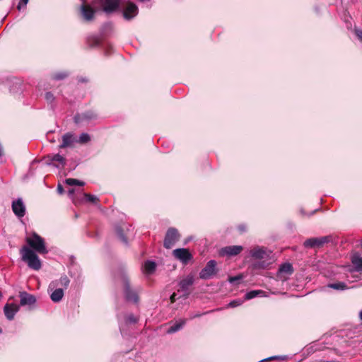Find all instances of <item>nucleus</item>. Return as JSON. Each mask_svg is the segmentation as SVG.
Returning <instances> with one entry per match:
<instances>
[{
	"label": "nucleus",
	"mask_w": 362,
	"mask_h": 362,
	"mask_svg": "<svg viewBox=\"0 0 362 362\" xmlns=\"http://www.w3.org/2000/svg\"><path fill=\"white\" fill-rule=\"evenodd\" d=\"M120 0H94L92 4L83 3L81 7V14L86 21L93 20L95 15L100 10L96 7L99 4L105 12H111L117 8Z\"/></svg>",
	"instance_id": "1"
},
{
	"label": "nucleus",
	"mask_w": 362,
	"mask_h": 362,
	"mask_svg": "<svg viewBox=\"0 0 362 362\" xmlns=\"http://www.w3.org/2000/svg\"><path fill=\"white\" fill-rule=\"evenodd\" d=\"M20 254L21 255L22 260L26 262L30 268L37 271L41 268L42 264L40 259L35 252L31 248L24 245L21 249Z\"/></svg>",
	"instance_id": "2"
},
{
	"label": "nucleus",
	"mask_w": 362,
	"mask_h": 362,
	"mask_svg": "<svg viewBox=\"0 0 362 362\" xmlns=\"http://www.w3.org/2000/svg\"><path fill=\"white\" fill-rule=\"evenodd\" d=\"M20 254L21 255L22 260L26 262L30 268L37 271L41 268L42 264L40 259L35 252L31 248L24 245L21 249Z\"/></svg>",
	"instance_id": "3"
},
{
	"label": "nucleus",
	"mask_w": 362,
	"mask_h": 362,
	"mask_svg": "<svg viewBox=\"0 0 362 362\" xmlns=\"http://www.w3.org/2000/svg\"><path fill=\"white\" fill-rule=\"evenodd\" d=\"M25 240L33 251L40 254L47 253L44 239L36 233H33L32 237L26 238Z\"/></svg>",
	"instance_id": "4"
},
{
	"label": "nucleus",
	"mask_w": 362,
	"mask_h": 362,
	"mask_svg": "<svg viewBox=\"0 0 362 362\" xmlns=\"http://www.w3.org/2000/svg\"><path fill=\"white\" fill-rule=\"evenodd\" d=\"M122 284L126 300L134 303H138L139 300L138 291L132 288L129 279L126 275L122 276Z\"/></svg>",
	"instance_id": "5"
},
{
	"label": "nucleus",
	"mask_w": 362,
	"mask_h": 362,
	"mask_svg": "<svg viewBox=\"0 0 362 362\" xmlns=\"http://www.w3.org/2000/svg\"><path fill=\"white\" fill-rule=\"evenodd\" d=\"M332 240V237L329 235L322 236L320 238H311L307 239L303 243V246L307 248H320L325 244L329 243Z\"/></svg>",
	"instance_id": "6"
},
{
	"label": "nucleus",
	"mask_w": 362,
	"mask_h": 362,
	"mask_svg": "<svg viewBox=\"0 0 362 362\" xmlns=\"http://www.w3.org/2000/svg\"><path fill=\"white\" fill-rule=\"evenodd\" d=\"M180 238V235L176 228H169L165 233L163 246L167 249H170Z\"/></svg>",
	"instance_id": "7"
},
{
	"label": "nucleus",
	"mask_w": 362,
	"mask_h": 362,
	"mask_svg": "<svg viewBox=\"0 0 362 362\" xmlns=\"http://www.w3.org/2000/svg\"><path fill=\"white\" fill-rule=\"evenodd\" d=\"M216 264L217 263L215 260L209 261L199 272V278L202 279H209L215 275L217 272L216 269Z\"/></svg>",
	"instance_id": "8"
},
{
	"label": "nucleus",
	"mask_w": 362,
	"mask_h": 362,
	"mask_svg": "<svg viewBox=\"0 0 362 362\" xmlns=\"http://www.w3.org/2000/svg\"><path fill=\"white\" fill-rule=\"evenodd\" d=\"M194 282V276L192 275H188L180 281L178 291L185 292V296L187 297L190 294L189 288L193 285Z\"/></svg>",
	"instance_id": "9"
},
{
	"label": "nucleus",
	"mask_w": 362,
	"mask_h": 362,
	"mask_svg": "<svg viewBox=\"0 0 362 362\" xmlns=\"http://www.w3.org/2000/svg\"><path fill=\"white\" fill-rule=\"evenodd\" d=\"M173 252L175 257L184 264H187L192 258L189 250L185 248L175 249Z\"/></svg>",
	"instance_id": "10"
},
{
	"label": "nucleus",
	"mask_w": 362,
	"mask_h": 362,
	"mask_svg": "<svg viewBox=\"0 0 362 362\" xmlns=\"http://www.w3.org/2000/svg\"><path fill=\"white\" fill-rule=\"evenodd\" d=\"M20 305L21 306L33 305L36 302V298L34 295L25 291L19 292Z\"/></svg>",
	"instance_id": "11"
},
{
	"label": "nucleus",
	"mask_w": 362,
	"mask_h": 362,
	"mask_svg": "<svg viewBox=\"0 0 362 362\" xmlns=\"http://www.w3.org/2000/svg\"><path fill=\"white\" fill-rule=\"evenodd\" d=\"M97 114L93 110L86 111L82 114H76L74 120L75 123L78 124L83 121L95 119L97 118Z\"/></svg>",
	"instance_id": "12"
},
{
	"label": "nucleus",
	"mask_w": 362,
	"mask_h": 362,
	"mask_svg": "<svg viewBox=\"0 0 362 362\" xmlns=\"http://www.w3.org/2000/svg\"><path fill=\"white\" fill-rule=\"evenodd\" d=\"M243 250V247L240 245H230L221 248L220 251L221 255L235 256Z\"/></svg>",
	"instance_id": "13"
},
{
	"label": "nucleus",
	"mask_w": 362,
	"mask_h": 362,
	"mask_svg": "<svg viewBox=\"0 0 362 362\" xmlns=\"http://www.w3.org/2000/svg\"><path fill=\"white\" fill-rule=\"evenodd\" d=\"M77 139L74 134L68 132L62 136V143L59 145L60 148L73 147Z\"/></svg>",
	"instance_id": "14"
},
{
	"label": "nucleus",
	"mask_w": 362,
	"mask_h": 362,
	"mask_svg": "<svg viewBox=\"0 0 362 362\" xmlns=\"http://www.w3.org/2000/svg\"><path fill=\"white\" fill-rule=\"evenodd\" d=\"M104 39V35L100 34V35H90L86 38V42L90 48L95 47L100 45L102 41Z\"/></svg>",
	"instance_id": "15"
},
{
	"label": "nucleus",
	"mask_w": 362,
	"mask_h": 362,
	"mask_svg": "<svg viewBox=\"0 0 362 362\" xmlns=\"http://www.w3.org/2000/svg\"><path fill=\"white\" fill-rule=\"evenodd\" d=\"M13 213L18 217H23L25 213V206L21 199L13 201L12 203Z\"/></svg>",
	"instance_id": "16"
},
{
	"label": "nucleus",
	"mask_w": 362,
	"mask_h": 362,
	"mask_svg": "<svg viewBox=\"0 0 362 362\" xmlns=\"http://www.w3.org/2000/svg\"><path fill=\"white\" fill-rule=\"evenodd\" d=\"M19 310V307L15 304H6L4 308V314L8 320L14 318L15 314Z\"/></svg>",
	"instance_id": "17"
},
{
	"label": "nucleus",
	"mask_w": 362,
	"mask_h": 362,
	"mask_svg": "<svg viewBox=\"0 0 362 362\" xmlns=\"http://www.w3.org/2000/svg\"><path fill=\"white\" fill-rule=\"evenodd\" d=\"M69 283H70L69 279L67 277V276L64 275V276H62L58 281L52 282L49 286V288L54 289L57 286H60L63 287L62 288L63 289L64 288L66 289L69 286Z\"/></svg>",
	"instance_id": "18"
},
{
	"label": "nucleus",
	"mask_w": 362,
	"mask_h": 362,
	"mask_svg": "<svg viewBox=\"0 0 362 362\" xmlns=\"http://www.w3.org/2000/svg\"><path fill=\"white\" fill-rule=\"evenodd\" d=\"M137 14V7L132 3L128 4L124 11L127 20H130Z\"/></svg>",
	"instance_id": "19"
},
{
	"label": "nucleus",
	"mask_w": 362,
	"mask_h": 362,
	"mask_svg": "<svg viewBox=\"0 0 362 362\" xmlns=\"http://www.w3.org/2000/svg\"><path fill=\"white\" fill-rule=\"evenodd\" d=\"M250 253L251 256L257 259H264L269 255L267 251L265 249L259 247L253 248Z\"/></svg>",
	"instance_id": "20"
},
{
	"label": "nucleus",
	"mask_w": 362,
	"mask_h": 362,
	"mask_svg": "<svg viewBox=\"0 0 362 362\" xmlns=\"http://www.w3.org/2000/svg\"><path fill=\"white\" fill-rule=\"evenodd\" d=\"M47 158L49 161L58 163V164L54 163L56 167H59V165H61L62 166H64L66 165V158L59 153L54 155H47Z\"/></svg>",
	"instance_id": "21"
},
{
	"label": "nucleus",
	"mask_w": 362,
	"mask_h": 362,
	"mask_svg": "<svg viewBox=\"0 0 362 362\" xmlns=\"http://www.w3.org/2000/svg\"><path fill=\"white\" fill-rule=\"evenodd\" d=\"M351 262L356 272H362V257L358 252L352 255Z\"/></svg>",
	"instance_id": "22"
},
{
	"label": "nucleus",
	"mask_w": 362,
	"mask_h": 362,
	"mask_svg": "<svg viewBox=\"0 0 362 362\" xmlns=\"http://www.w3.org/2000/svg\"><path fill=\"white\" fill-rule=\"evenodd\" d=\"M64 296V289L62 288H55L50 295L51 300L54 303L59 302Z\"/></svg>",
	"instance_id": "23"
},
{
	"label": "nucleus",
	"mask_w": 362,
	"mask_h": 362,
	"mask_svg": "<svg viewBox=\"0 0 362 362\" xmlns=\"http://www.w3.org/2000/svg\"><path fill=\"white\" fill-rule=\"evenodd\" d=\"M186 323V320L181 319L179 321L175 322L173 325H171L168 330V333H174L180 330Z\"/></svg>",
	"instance_id": "24"
},
{
	"label": "nucleus",
	"mask_w": 362,
	"mask_h": 362,
	"mask_svg": "<svg viewBox=\"0 0 362 362\" xmlns=\"http://www.w3.org/2000/svg\"><path fill=\"white\" fill-rule=\"evenodd\" d=\"M279 271L281 273H284L286 274L291 275L293 272V268L292 264H291L290 263H285V264H283L279 267Z\"/></svg>",
	"instance_id": "25"
},
{
	"label": "nucleus",
	"mask_w": 362,
	"mask_h": 362,
	"mask_svg": "<svg viewBox=\"0 0 362 362\" xmlns=\"http://www.w3.org/2000/svg\"><path fill=\"white\" fill-rule=\"evenodd\" d=\"M115 232L120 240L124 243L127 244V238L125 236L123 228L121 226H117L115 227Z\"/></svg>",
	"instance_id": "26"
},
{
	"label": "nucleus",
	"mask_w": 362,
	"mask_h": 362,
	"mask_svg": "<svg viewBox=\"0 0 362 362\" xmlns=\"http://www.w3.org/2000/svg\"><path fill=\"white\" fill-rule=\"evenodd\" d=\"M156 263L153 261H146L144 264V269L147 274H152L156 270Z\"/></svg>",
	"instance_id": "27"
},
{
	"label": "nucleus",
	"mask_w": 362,
	"mask_h": 362,
	"mask_svg": "<svg viewBox=\"0 0 362 362\" xmlns=\"http://www.w3.org/2000/svg\"><path fill=\"white\" fill-rule=\"evenodd\" d=\"M263 293L261 290H253L247 292L244 297L245 300H250L257 297L259 293Z\"/></svg>",
	"instance_id": "28"
},
{
	"label": "nucleus",
	"mask_w": 362,
	"mask_h": 362,
	"mask_svg": "<svg viewBox=\"0 0 362 362\" xmlns=\"http://www.w3.org/2000/svg\"><path fill=\"white\" fill-rule=\"evenodd\" d=\"M65 182L66 185H68L69 186H74V185L83 186L85 184L83 182L80 181L77 179H74V178L66 179Z\"/></svg>",
	"instance_id": "29"
},
{
	"label": "nucleus",
	"mask_w": 362,
	"mask_h": 362,
	"mask_svg": "<svg viewBox=\"0 0 362 362\" xmlns=\"http://www.w3.org/2000/svg\"><path fill=\"white\" fill-rule=\"evenodd\" d=\"M329 287L335 290H344L347 288V286L343 282H338L329 284Z\"/></svg>",
	"instance_id": "30"
},
{
	"label": "nucleus",
	"mask_w": 362,
	"mask_h": 362,
	"mask_svg": "<svg viewBox=\"0 0 362 362\" xmlns=\"http://www.w3.org/2000/svg\"><path fill=\"white\" fill-rule=\"evenodd\" d=\"M90 141V136H89V134L86 133H83L80 135L78 140H77V142L80 144H86Z\"/></svg>",
	"instance_id": "31"
},
{
	"label": "nucleus",
	"mask_w": 362,
	"mask_h": 362,
	"mask_svg": "<svg viewBox=\"0 0 362 362\" xmlns=\"http://www.w3.org/2000/svg\"><path fill=\"white\" fill-rule=\"evenodd\" d=\"M84 197L86 198L87 202H91L93 204H96L99 202V199L96 196L92 195L88 193H85Z\"/></svg>",
	"instance_id": "32"
},
{
	"label": "nucleus",
	"mask_w": 362,
	"mask_h": 362,
	"mask_svg": "<svg viewBox=\"0 0 362 362\" xmlns=\"http://www.w3.org/2000/svg\"><path fill=\"white\" fill-rule=\"evenodd\" d=\"M68 76V74L66 72H59L56 73L53 75L52 78L54 80H63Z\"/></svg>",
	"instance_id": "33"
},
{
	"label": "nucleus",
	"mask_w": 362,
	"mask_h": 362,
	"mask_svg": "<svg viewBox=\"0 0 362 362\" xmlns=\"http://www.w3.org/2000/svg\"><path fill=\"white\" fill-rule=\"evenodd\" d=\"M244 300H240V299H236V300H233L232 301H230L228 304V307L230 308H235V307H238L240 305H242V303H243Z\"/></svg>",
	"instance_id": "34"
},
{
	"label": "nucleus",
	"mask_w": 362,
	"mask_h": 362,
	"mask_svg": "<svg viewBox=\"0 0 362 362\" xmlns=\"http://www.w3.org/2000/svg\"><path fill=\"white\" fill-rule=\"evenodd\" d=\"M243 276L242 274L235 276H230L228 278V281L231 284H233L236 281H238L243 279Z\"/></svg>",
	"instance_id": "35"
},
{
	"label": "nucleus",
	"mask_w": 362,
	"mask_h": 362,
	"mask_svg": "<svg viewBox=\"0 0 362 362\" xmlns=\"http://www.w3.org/2000/svg\"><path fill=\"white\" fill-rule=\"evenodd\" d=\"M238 230L239 233L242 234L247 230V227L245 224L242 223L238 226Z\"/></svg>",
	"instance_id": "36"
},
{
	"label": "nucleus",
	"mask_w": 362,
	"mask_h": 362,
	"mask_svg": "<svg viewBox=\"0 0 362 362\" xmlns=\"http://www.w3.org/2000/svg\"><path fill=\"white\" fill-rule=\"evenodd\" d=\"M28 2V0H20L18 5V9L21 11V9L24 8L25 6L27 5Z\"/></svg>",
	"instance_id": "37"
},
{
	"label": "nucleus",
	"mask_w": 362,
	"mask_h": 362,
	"mask_svg": "<svg viewBox=\"0 0 362 362\" xmlns=\"http://www.w3.org/2000/svg\"><path fill=\"white\" fill-rule=\"evenodd\" d=\"M286 358H287V357L286 356H272V357L266 358V359L263 360L262 361H269L276 360V359L285 360Z\"/></svg>",
	"instance_id": "38"
},
{
	"label": "nucleus",
	"mask_w": 362,
	"mask_h": 362,
	"mask_svg": "<svg viewBox=\"0 0 362 362\" xmlns=\"http://www.w3.org/2000/svg\"><path fill=\"white\" fill-rule=\"evenodd\" d=\"M354 30H355V34L357 36V37L358 38V40H360L362 42V30H360V29H358L356 28L354 29Z\"/></svg>",
	"instance_id": "39"
},
{
	"label": "nucleus",
	"mask_w": 362,
	"mask_h": 362,
	"mask_svg": "<svg viewBox=\"0 0 362 362\" xmlns=\"http://www.w3.org/2000/svg\"><path fill=\"white\" fill-rule=\"evenodd\" d=\"M45 98L48 102H52L54 100V95L52 93L47 92L45 94Z\"/></svg>",
	"instance_id": "40"
},
{
	"label": "nucleus",
	"mask_w": 362,
	"mask_h": 362,
	"mask_svg": "<svg viewBox=\"0 0 362 362\" xmlns=\"http://www.w3.org/2000/svg\"><path fill=\"white\" fill-rule=\"evenodd\" d=\"M127 321L130 323H136L137 322V319L133 315H129L127 317Z\"/></svg>",
	"instance_id": "41"
},
{
	"label": "nucleus",
	"mask_w": 362,
	"mask_h": 362,
	"mask_svg": "<svg viewBox=\"0 0 362 362\" xmlns=\"http://www.w3.org/2000/svg\"><path fill=\"white\" fill-rule=\"evenodd\" d=\"M170 303H174L175 301H176V293H173L170 297Z\"/></svg>",
	"instance_id": "42"
},
{
	"label": "nucleus",
	"mask_w": 362,
	"mask_h": 362,
	"mask_svg": "<svg viewBox=\"0 0 362 362\" xmlns=\"http://www.w3.org/2000/svg\"><path fill=\"white\" fill-rule=\"evenodd\" d=\"M57 192L61 194H63V192H64V188H63L62 185L60 184H59L57 186Z\"/></svg>",
	"instance_id": "43"
},
{
	"label": "nucleus",
	"mask_w": 362,
	"mask_h": 362,
	"mask_svg": "<svg viewBox=\"0 0 362 362\" xmlns=\"http://www.w3.org/2000/svg\"><path fill=\"white\" fill-rule=\"evenodd\" d=\"M255 268H264V266L263 264H255Z\"/></svg>",
	"instance_id": "44"
},
{
	"label": "nucleus",
	"mask_w": 362,
	"mask_h": 362,
	"mask_svg": "<svg viewBox=\"0 0 362 362\" xmlns=\"http://www.w3.org/2000/svg\"><path fill=\"white\" fill-rule=\"evenodd\" d=\"M78 81L81 82V83H86V82L88 81V80L86 79V78H81L78 79Z\"/></svg>",
	"instance_id": "45"
},
{
	"label": "nucleus",
	"mask_w": 362,
	"mask_h": 362,
	"mask_svg": "<svg viewBox=\"0 0 362 362\" xmlns=\"http://www.w3.org/2000/svg\"><path fill=\"white\" fill-rule=\"evenodd\" d=\"M74 193V189H70L69 190V194H73Z\"/></svg>",
	"instance_id": "46"
},
{
	"label": "nucleus",
	"mask_w": 362,
	"mask_h": 362,
	"mask_svg": "<svg viewBox=\"0 0 362 362\" xmlns=\"http://www.w3.org/2000/svg\"><path fill=\"white\" fill-rule=\"evenodd\" d=\"M359 317H360L361 320H362V310H361V312L359 313Z\"/></svg>",
	"instance_id": "47"
},
{
	"label": "nucleus",
	"mask_w": 362,
	"mask_h": 362,
	"mask_svg": "<svg viewBox=\"0 0 362 362\" xmlns=\"http://www.w3.org/2000/svg\"><path fill=\"white\" fill-rule=\"evenodd\" d=\"M2 333V329L0 327V334Z\"/></svg>",
	"instance_id": "48"
},
{
	"label": "nucleus",
	"mask_w": 362,
	"mask_h": 362,
	"mask_svg": "<svg viewBox=\"0 0 362 362\" xmlns=\"http://www.w3.org/2000/svg\"><path fill=\"white\" fill-rule=\"evenodd\" d=\"M1 297V293L0 292V298Z\"/></svg>",
	"instance_id": "49"
}]
</instances>
